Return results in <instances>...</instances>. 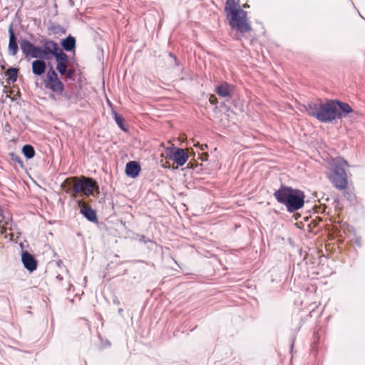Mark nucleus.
I'll return each mask as SVG.
<instances>
[{
  "mask_svg": "<svg viewBox=\"0 0 365 365\" xmlns=\"http://www.w3.org/2000/svg\"><path fill=\"white\" fill-rule=\"evenodd\" d=\"M326 208H327L326 206H324L322 207H315L316 212L324 213L325 212V210H326Z\"/></svg>",
  "mask_w": 365,
  "mask_h": 365,
  "instance_id": "nucleus-27",
  "label": "nucleus"
},
{
  "mask_svg": "<svg viewBox=\"0 0 365 365\" xmlns=\"http://www.w3.org/2000/svg\"><path fill=\"white\" fill-rule=\"evenodd\" d=\"M76 70L73 68H68L67 71H66V73L63 74L66 79L72 80L73 76L75 74Z\"/></svg>",
  "mask_w": 365,
  "mask_h": 365,
  "instance_id": "nucleus-25",
  "label": "nucleus"
},
{
  "mask_svg": "<svg viewBox=\"0 0 365 365\" xmlns=\"http://www.w3.org/2000/svg\"><path fill=\"white\" fill-rule=\"evenodd\" d=\"M56 61V69L58 73L61 76L66 73L68 68L69 56L63 51L55 57Z\"/></svg>",
  "mask_w": 365,
  "mask_h": 365,
  "instance_id": "nucleus-11",
  "label": "nucleus"
},
{
  "mask_svg": "<svg viewBox=\"0 0 365 365\" xmlns=\"http://www.w3.org/2000/svg\"><path fill=\"white\" fill-rule=\"evenodd\" d=\"M21 261L24 268L29 272H33L37 269L38 261L34 255L28 251L22 252Z\"/></svg>",
  "mask_w": 365,
  "mask_h": 365,
  "instance_id": "nucleus-10",
  "label": "nucleus"
},
{
  "mask_svg": "<svg viewBox=\"0 0 365 365\" xmlns=\"http://www.w3.org/2000/svg\"><path fill=\"white\" fill-rule=\"evenodd\" d=\"M20 48L22 51V53L26 56H29L31 58H38L40 56V46H35L33 43H31L28 39H23L20 42Z\"/></svg>",
  "mask_w": 365,
  "mask_h": 365,
  "instance_id": "nucleus-9",
  "label": "nucleus"
},
{
  "mask_svg": "<svg viewBox=\"0 0 365 365\" xmlns=\"http://www.w3.org/2000/svg\"><path fill=\"white\" fill-rule=\"evenodd\" d=\"M43 83L46 89L51 91L56 94L62 95L65 90L64 84L58 77V73L52 66L48 70L46 78Z\"/></svg>",
  "mask_w": 365,
  "mask_h": 365,
  "instance_id": "nucleus-6",
  "label": "nucleus"
},
{
  "mask_svg": "<svg viewBox=\"0 0 365 365\" xmlns=\"http://www.w3.org/2000/svg\"><path fill=\"white\" fill-rule=\"evenodd\" d=\"M10 159L14 161L15 163H17L20 165L21 168L24 167V162L22 161L21 157L15 153H9Z\"/></svg>",
  "mask_w": 365,
  "mask_h": 365,
  "instance_id": "nucleus-23",
  "label": "nucleus"
},
{
  "mask_svg": "<svg viewBox=\"0 0 365 365\" xmlns=\"http://www.w3.org/2000/svg\"><path fill=\"white\" fill-rule=\"evenodd\" d=\"M328 178L334 186L339 190L346 188L348 180L345 168L349 166L348 163L341 158L332 160Z\"/></svg>",
  "mask_w": 365,
  "mask_h": 365,
  "instance_id": "nucleus-4",
  "label": "nucleus"
},
{
  "mask_svg": "<svg viewBox=\"0 0 365 365\" xmlns=\"http://www.w3.org/2000/svg\"><path fill=\"white\" fill-rule=\"evenodd\" d=\"M168 57L170 59V65H174L175 66H180V61H178V59L177 58V57H176V56L175 54H173L171 52H169L168 53Z\"/></svg>",
  "mask_w": 365,
  "mask_h": 365,
  "instance_id": "nucleus-24",
  "label": "nucleus"
},
{
  "mask_svg": "<svg viewBox=\"0 0 365 365\" xmlns=\"http://www.w3.org/2000/svg\"><path fill=\"white\" fill-rule=\"evenodd\" d=\"M113 303L114 304L119 305L120 304V301H119V299L117 297H115L113 299Z\"/></svg>",
  "mask_w": 365,
  "mask_h": 365,
  "instance_id": "nucleus-30",
  "label": "nucleus"
},
{
  "mask_svg": "<svg viewBox=\"0 0 365 365\" xmlns=\"http://www.w3.org/2000/svg\"><path fill=\"white\" fill-rule=\"evenodd\" d=\"M216 93L222 98H230L234 92V86L226 82L218 85L215 88Z\"/></svg>",
  "mask_w": 365,
  "mask_h": 365,
  "instance_id": "nucleus-13",
  "label": "nucleus"
},
{
  "mask_svg": "<svg viewBox=\"0 0 365 365\" xmlns=\"http://www.w3.org/2000/svg\"><path fill=\"white\" fill-rule=\"evenodd\" d=\"M307 114L322 123H331L342 119L354 110L347 103L339 100H327L322 102H308L305 106Z\"/></svg>",
  "mask_w": 365,
  "mask_h": 365,
  "instance_id": "nucleus-1",
  "label": "nucleus"
},
{
  "mask_svg": "<svg viewBox=\"0 0 365 365\" xmlns=\"http://www.w3.org/2000/svg\"><path fill=\"white\" fill-rule=\"evenodd\" d=\"M56 279H58L59 281L62 280L63 279V277L60 274H58L56 276Z\"/></svg>",
  "mask_w": 365,
  "mask_h": 365,
  "instance_id": "nucleus-32",
  "label": "nucleus"
},
{
  "mask_svg": "<svg viewBox=\"0 0 365 365\" xmlns=\"http://www.w3.org/2000/svg\"><path fill=\"white\" fill-rule=\"evenodd\" d=\"M61 45L62 46V51L64 50L67 52H71L76 48V40L73 36L68 35L66 38L61 40Z\"/></svg>",
  "mask_w": 365,
  "mask_h": 365,
  "instance_id": "nucleus-17",
  "label": "nucleus"
},
{
  "mask_svg": "<svg viewBox=\"0 0 365 365\" xmlns=\"http://www.w3.org/2000/svg\"><path fill=\"white\" fill-rule=\"evenodd\" d=\"M140 241L144 243H147L148 242H151L150 240H147L145 235H141L140 238Z\"/></svg>",
  "mask_w": 365,
  "mask_h": 365,
  "instance_id": "nucleus-28",
  "label": "nucleus"
},
{
  "mask_svg": "<svg viewBox=\"0 0 365 365\" xmlns=\"http://www.w3.org/2000/svg\"><path fill=\"white\" fill-rule=\"evenodd\" d=\"M225 11L231 28L242 34L251 31L252 27L247 18V13L240 7L239 0H227Z\"/></svg>",
  "mask_w": 365,
  "mask_h": 365,
  "instance_id": "nucleus-3",
  "label": "nucleus"
},
{
  "mask_svg": "<svg viewBox=\"0 0 365 365\" xmlns=\"http://www.w3.org/2000/svg\"><path fill=\"white\" fill-rule=\"evenodd\" d=\"M48 29L51 31L53 34L57 36H61L66 33V29L59 24L52 22L48 24Z\"/></svg>",
  "mask_w": 365,
  "mask_h": 365,
  "instance_id": "nucleus-19",
  "label": "nucleus"
},
{
  "mask_svg": "<svg viewBox=\"0 0 365 365\" xmlns=\"http://www.w3.org/2000/svg\"><path fill=\"white\" fill-rule=\"evenodd\" d=\"M243 6H244L245 8H246V7H249V6H248L247 4H245Z\"/></svg>",
  "mask_w": 365,
  "mask_h": 365,
  "instance_id": "nucleus-35",
  "label": "nucleus"
},
{
  "mask_svg": "<svg viewBox=\"0 0 365 365\" xmlns=\"http://www.w3.org/2000/svg\"><path fill=\"white\" fill-rule=\"evenodd\" d=\"M113 118H114V120L115 121V123H117V125H118V127L123 131H127V128H125V125H124V119L123 118L119 115L118 113H116L115 111L113 112Z\"/></svg>",
  "mask_w": 365,
  "mask_h": 365,
  "instance_id": "nucleus-22",
  "label": "nucleus"
},
{
  "mask_svg": "<svg viewBox=\"0 0 365 365\" xmlns=\"http://www.w3.org/2000/svg\"><path fill=\"white\" fill-rule=\"evenodd\" d=\"M179 78L180 80H187L188 78L187 74L184 71V69L182 68L181 73L179 75Z\"/></svg>",
  "mask_w": 365,
  "mask_h": 365,
  "instance_id": "nucleus-26",
  "label": "nucleus"
},
{
  "mask_svg": "<svg viewBox=\"0 0 365 365\" xmlns=\"http://www.w3.org/2000/svg\"><path fill=\"white\" fill-rule=\"evenodd\" d=\"M277 201L284 205L289 212H294L301 209L304 205V193L303 191L292 187L281 185L274 194Z\"/></svg>",
  "mask_w": 365,
  "mask_h": 365,
  "instance_id": "nucleus-2",
  "label": "nucleus"
},
{
  "mask_svg": "<svg viewBox=\"0 0 365 365\" xmlns=\"http://www.w3.org/2000/svg\"><path fill=\"white\" fill-rule=\"evenodd\" d=\"M9 41L8 46L9 53L11 56H15L18 52V43L17 36H16L14 29L13 24H10L9 27Z\"/></svg>",
  "mask_w": 365,
  "mask_h": 365,
  "instance_id": "nucleus-12",
  "label": "nucleus"
},
{
  "mask_svg": "<svg viewBox=\"0 0 365 365\" xmlns=\"http://www.w3.org/2000/svg\"><path fill=\"white\" fill-rule=\"evenodd\" d=\"M18 73H19L18 68H14V67L8 68L5 72V75H6V76H7L8 83H15L17 81Z\"/></svg>",
  "mask_w": 365,
  "mask_h": 365,
  "instance_id": "nucleus-18",
  "label": "nucleus"
},
{
  "mask_svg": "<svg viewBox=\"0 0 365 365\" xmlns=\"http://www.w3.org/2000/svg\"><path fill=\"white\" fill-rule=\"evenodd\" d=\"M214 98V96H211L210 99V101L213 103L212 101V98Z\"/></svg>",
  "mask_w": 365,
  "mask_h": 365,
  "instance_id": "nucleus-34",
  "label": "nucleus"
},
{
  "mask_svg": "<svg viewBox=\"0 0 365 365\" xmlns=\"http://www.w3.org/2000/svg\"><path fill=\"white\" fill-rule=\"evenodd\" d=\"M141 170L140 165L137 161H129L125 166V174L127 176L135 178L139 175Z\"/></svg>",
  "mask_w": 365,
  "mask_h": 365,
  "instance_id": "nucleus-15",
  "label": "nucleus"
},
{
  "mask_svg": "<svg viewBox=\"0 0 365 365\" xmlns=\"http://www.w3.org/2000/svg\"><path fill=\"white\" fill-rule=\"evenodd\" d=\"M49 98H51V99L56 100L55 96L53 94H51L49 96Z\"/></svg>",
  "mask_w": 365,
  "mask_h": 365,
  "instance_id": "nucleus-33",
  "label": "nucleus"
},
{
  "mask_svg": "<svg viewBox=\"0 0 365 365\" xmlns=\"http://www.w3.org/2000/svg\"><path fill=\"white\" fill-rule=\"evenodd\" d=\"M22 153L26 159H31L35 155L34 148L30 144H26L22 148Z\"/></svg>",
  "mask_w": 365,
  "mask_h": 365,
  "instance_id": "nucleus-20",
  "label": "nucleus"
},
{
  "mask_svg": "<svg viewBox=\"0 0 365 365\" xmlns=\"http://www.w3.org/2000/svg\"><path fill=\"white\" fill-rule=\"evenodd\" d=\"M65 182L66 183H74L72 188L73 191L87 197L93 195L94 190L99 188L98 182L94 179L86 176L69 178Z\"/></svg>",
  "mask_w": 365,
  "mask_h": 365,
  "instance_id": "nucleus-5",
  "label": "nucleus"
},
{
  "mask_svg": "<svg viewBox=\"0 0 365 365\" xmlns=\"http://www.w3.org/2000/svg\"><path fill=\"white\" fill-rule=\"evenodd\" d=\"M32 72L36 76H41L43 74L46 69V63L44 60L38 58L34 60L31 64Z\"/></svg>",
  "mask_w": 365,
  "mask_h": 365,
  "instance_id": "nucleus-16",
  "label": "nucleus"
},
{
  "mask_svg": "<svg viewBox=\"0 0 365 365\" xmlns=\"http://www.w3.org/2000/svg\"><path fill=\"white\" fill-rule=\"evenodd\" d=\"M355 244L358 246V247H361V239L360 237H357L356 238L355 240Z\"/></svg>",
  "mask_w": 365,
  "mask_h": 365,
  "instance_id": "nucleus-29",
  "label": "nucleus"
},
{
  "mask_svg": "<svg viewBox=\"0 0 365 365\" xmlns=\"http://www.w3.org/2000/svg\"><path fill=\"white\" fill-rule=\"evenodd\" d=\"M61 96L68 101L69 106L71 104H76L79 98L78 93H68L63 92Z\"/></svg>",
  "mask_w": 365,
  "mask_h": 365,
  "instance_id": "nucleus-21",
  "label": "nucleus"
},
{
  "mask_svg": "<svg viewBox=\"0 0 365 365\" xmlns=\"http://www.w3.org/2000/svg\"><path fill=\"white\" fill-rule=\"evenodd\" d=\"M167 157L178 166L184 165L188 160V155L180 148L170 147L165 150Z\"/></svg>",
  "mask_w": 365,
  "mask_h": 365,
  "instance_id": "nucleus-8",
  "label": "nucleus"
},
{
  "mask_svg": "<svg viewBox=\"0 0 365 365\" xmlns=\"http://www.w3.org/2000/svg\"><path fill=\"white\" fill-rule=\"evenodd\" d=\"M80 213L89 222H97L98 217L96 211L90 206L86 205H80Z\"/></svg>",
  "mask_w": 365,
  "mask_h": 365,
  "instance_id": "nucleus-14",
  "label": "nucleus"
},
{
  "mask_svg": "<svg viewBox=\"0 0 365 365\" xmlns=\"http://www.w3.org/2000/svg\"><path fill=\"white\" fill-rule=\"evenodd\" d=\"M118 312L120 315H122V314L123 312V309L122 308H119L118 310Z\"/></svg>",
  "mask_w": 365,
  "mask_h": 365,
  "instance_id": "nucleus-31",
  "label": "nucleus"
},
{
  "mask_svg": "<svg viewBox=\"0 0 365 365\" xmlns=\"http://www.w3.org/2000/svg\"><path fill=\"white\" fill-rule=\"evenodd\" d=\"M60 51H62V49L56 41L45 39L43 46H40L38 58L49 60L52 56L56 57L60 53Z\"/></svg>",
  "mask_w": 365,
  "mask_h": 365,
  "instance_id": "nucleus-7",
  "label": "nucleus"
}]
</instances>
